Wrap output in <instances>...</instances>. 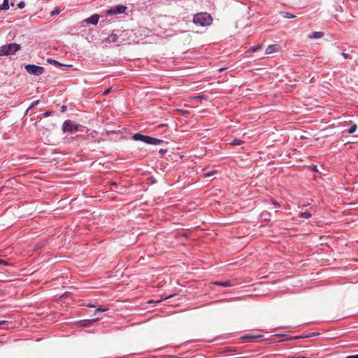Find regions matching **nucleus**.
Masks as SVG:
<instances>
[{
  "instance_id": "nucleus-35",
  "label": "nucleus",
  "mask_w": 358,
  "mask_h": 358,
  "mask_svg": "<svg viewBox=\"0 0 358 358\" xmlns=\"http://www.w3.org/2000/svg\"><path fill=\"white\" fill-rule=\"evenodd\" d=\"M0 264H2V265H8V264L5 262L4 260L0 259Z\"/></svg>"
},
{
  "instance_id": "nucleus-10",
  "label": "nucleus",
  "mask_w": 358,
  "mask_h": 358,
  "mask_svg": "<svg viewBox=\"0 0 358 358\" xmlns=\"http://www.w3.org/2000/svg\"><path fill=\"white\" fill-rule=\"evenodd\" d=\"M110 185L111 186V189H113V191H115L118 193H122L125 189V187L123 186L119 187L117 183L115 182H111L110 183Z\"/></svg>"
},
{
  "instance_id": "nucleus-20",
  "label": "nucleus",
  "mask_w": 358,
  "mask_h": 358,
  "mask_svg": "<svg viewBox=\"0 0 358 358\" xmlns=\"http://www.w3.org/2000/svg\"><path fill=\"white\" fill-rule=\"evenodd\" d=\"M357 129V124H353L351 125V127L348 129V133L349 134H353V133H355Z\"/></svg>"
},
{
  "instance_id": "nucleus-6",
  "label": "nucleus",
  "mask_w": 358,
  "mask_h": 358,
  "mask_svg": "<svg viewBox=\"0 0 358 358\" xmlns=\"http://www.w3.org/2000/svg\"><path fill=\"white\" fill-rule=\"evenodd\" d=\"M62 130L64 132H76L78 130V126L73 124L71 120H67L63 123Z\"/></svg>"
},
{
  "instance_id": "nucleus-2",
  "label": "nucleus",
  "mask_w": 358,
  "mask_h": 358,
  "mask_svg": "<svg viewBox=\"0 0 358 358\" xmlns=\"http://www.w3.org/2000/svg\"><path fill=\"white\" fill-rule=\"evenodd\" d=\"M132 138L134 141H143L147 144H150V145H160L164 142L163 140L153 138V137L148 136H145V135H143L139 133L134 134L132 136Z\"/></svg>"
},
{
  "instance_id": "nucleus-23",
  "label": "nucleus",
  "mask_w": 358,
  "mask_h": 358,
  "mask_svg": "<svg viewBox=\"0 0 358 358\" xmlns=\"http://www.w3.org/2000/svg\"><path fill=\"white\" fill-rule=\"evenodd\" d=\"M60 13V9H59L58 8H55L51 13H50V15L52 16H54V15H58L59 13Z\"/></svg>"
},
{
  "instance_id": "nucleus-22",
  "label": "nucleus",
  "mask_w": 358,
  "mask_h": 358,
  "mask_svg": "<svg viewBox=\"0 0 358 358\" xmlns=\"http://www.w3.org/2000/svg\"><path fill=\"white\" fill-rule=\"evenodd\" d=\"M300 217H304V218H309L311 217V213H308V212H304V213H301L300 214Z\"/></svg>"
},
{
  "instance_id": "nucleus-4",
  "label": "nucleus",
  "mask_w": 358,
  "mask_h": 358,
  "mask_svg": "<svg viewBox=\"0 0 358 358\" xmlns=\"http://www.w3.org/2000/svg\"><path fill=\"white\" fill-rule=\"evenodd\" d=\"M24 69L29 74L34 76H41L44 72V68L43 66L35 64H27Z\"/></svg>"
},
{
  "instance_id": "nucleus-40",
  "label": "nucleus",
  "mask_w": 358,
  "mask_h": 358,
  "mask_svg": "<svg viewBox=\"0 0 358 358\" xmlns=\"http://www.w3.org/2000/svg\"><path fill=\"white\" fill-rule=\"evenodd\" d=\"M225 69H226V68L222 67V68L219 69V71H220V72H221V71H224V70H225Z\"/></svg>"
},
{
  "instance_id": "nucleus-38",
  "label": "nucleus",
  "mask_w": 358,
  "mask_h": 358,
  "mask_svg": "<svg viewBox=\"0 0 358 358\" xmlns=\"http://www.w3.org/2000/svg\"><path fill=\"white\" fill-rule=\"evenodd\" d=\"M310 336L308 335H305V334H303V336H296L295 337V338H308Z\"/></svg>"
},
{
  "instance_id": "nucleus-17",
  "label": "nucleus",
  "mask_w": 358,
  "mask_h": 358,
  "mask_svg": "<svg viewBox=\"0 0 358 358\" xmlns=\"http://www.w3.org/2000/svg\"><path fill=\"white\" fill-rule=\"evenodd\" d=\"M47 62L50 64H52L53 65H55V66H63L62 64L59 63V62L55 60V59H47Z\"/></svg>"
},
{
  "instance_id": "nucleus-24",
  "label": "nucleus",
  "mask_w": 358,
  "mask_h": 358,
  "mask_svg": "<svg viewBox=\"0 0 358 358\" xmlns=\"http://www.w3.org/2000/svg\"><path fill=\"white\" fill-rule=\"evenodd\" d=\"M39 103V100H36L35 101H34L30 106L28 108V109L27 110V113L28 112V110L32 108H34V106H36V105H38Z\"/></svg>"
},
{
  "instance_id": "nucleus-7",
  "label": "nucleus",
  "mask_w": 358,
  "mask_h": 358,
  "mask_svg": "<svg viewBox=\"0 0 358 358\" xmlns=\"http://www.w3.org/2000/svg\"><path fill=\"white\" fill-rule=\"evenodd\" d=\"M99 20V15L98 14H94L88 18H86L84 22L87 24H91L96 25Z\"/></svg>"
},
{
  "instance_id": "nucleus-36",
  "label": "nucleus",
  "mask_w": 358,
  "mask_h": 358,
  "mask_svg": "<svg viewBox=\"0 0 358 358\" xmlns=\"http://www.w3.org/2000/svg\"><path fill=\"white\" fill-rule=\"evenodd\" d=\"M66 109H67V108H66V106H62L61 107V111H62V113L65 112V111L66 110Z\"/></svg>"
},
{
  "instance_id": "nucleus-26",
  "label": "nucleus",
  "mask_w": 358,
  "mask_h": 358,
  "mask_svg": "<svg viewBox=\"0 0 358 358\" xmlns=\"http://www.w3.org/2000/svg\"><path fill=\"white\" fill-rule=\"evenodd\" d=\"M52 113H53V112L52 110H47L43 113V116L45 117H47L52 115Z\"/></svg>"
},
{
  "instance_id": "nucleus-30",
  "label": "nucleus",
  "mask_w": 358,
  "mask_h": 358,
  "mask_svg": "<svg viewBox=\"0 0 358 358\" xmlns=\"http://www.w3.org/2000/svg\"><path fill=\"white\" fill-rule=\"evenodd\" d=\"M252 287H253V285H248V290H247L248 294L252 292V291L253 290V289L252 288Z\"/></svg>"
},
{
  "instance_id": "nucleus-3",
  "label": "nucleus",
  "mask_w": 358,
  "mask_h": 358,
  "mask_svg": "<svg viewBox=\"0 0 358 358\" xmlns=\"http://www.w3.org/2000/svg\"><path fill=\"white\" fill-rule=\"evenodd\" d=\"M20 48V45L15 43L1 45L0 46V56L14 55Z\"/></svg>"
},
{
  "instance_id": "nucleus-18",
  "label": "nucleus",
  "mask_w": 358,
  "mask_h": 358,
  "mask_svg": "<svg viewBox=\"0 0 358 358\" xmlns=\"http://www.w3.org/2000/svg\"><path fill=\"white\" fill-rule=\"evenodd\" d=\"M282 15L285 17V18H294L295 17V15L289 13H287V12H282Z\"/></svg>"
},
{
  "instance_id": "nucleus-42",
  "label": "nucleus",
  "mask_w": 358,
  "mask_h": 358,
  "mask_svg": "<svg viewBox=\"0 0 358 358\" xmlns=\"http://www.w3.org/2000/svg\"><path fill=\"white\" fill-rule=\"evenodd\" d=\"M87 306L88 307H94V306L92 304H89Z\"/></svg>"
},
{
  "instance_id": "nucleus-39",
  "label": "nucleus",
  "mask_w": 358,
  "mask_h": 358,
  "mask_svg": "<svg viewBox=\"0 0 358 358\" xmlns=\"http://www.w3.org/2000/svg\"><path fill=\"white\" fill-rule=\"evenodd\" d=\"M212 175H213V173H210V172L207 173H206V174H205V176H207V177H210V176H211Z\"/></svg>"
},
{
  "instance_id": "nucleus-14",
  "label": "nucleus",
  "mask_w": 358,
  "mask_h": 358,
  "mask_svg": "<svg viewBox=\"0 0 358 358\" xmlns=\"http://www.w3.org/2000/svg\"><path fill=\"white\" fill-rule=\"evenodd\" d=\"M213 284H214L215 285H220L222 287H229L231 285L229 281H224V282L216 281V282H213Z\"/></svg>"
},
{
  "instance_id": "nucleus-27",
  "label": "nucleus",
  "mask_w": 358,
  "mask_h": 358,
  "mask_svg": "<svg viewBox=\"0 0 358 358\" xmlns=\"http://www.w3.org/2000/svg\"><path fill=\"white\" fill-rule=\"evenodd\" d=\"M178 110L181 113L182 115H188L189 114V110H183V109H178Z\"/></svg>"
},
{
  "instance_id": "nucleus-12",
  "label": "nucleus",
  "mask_w": 358,
  "mask_h": 358,
  "mask_svg": "<svg viewBox=\"0 0 358 358\" xmlns=\"http://www.w3.org/2000/svg\"><path fill=\"white\" fill-rule=\"evenodd\" d=\"M98 320V318L92 319V320H83L80 322V324L83 327H89L92 323L96 322Z\"/></svg>"
},
{
  "instance_id": "nucleus-33",
  "label": "nucleus",
  "mask_w": 358,
  "mask_h": 358,
  "mask_svg": "<svg viewBox=\"0 0 358 358\" xmlns=\"http://www.w3.org/2000/svg\"><path fill=\"white\" fill-rule=\"evenodd\" d=\"M8 324V322L6 320H0V325H4Z\"/></svg>"
},
{
  "instance_id": "nucleus-19",
  "label": "nucleus",
  "mask_w": 358,
  "mask_h": 358,
  "mask_svg": "<svg viewBox=\"0 0 358 358\" xmlns=\"http://www.w3.org/2000/svg\"><path fill=\"white\" fill-rule=\"evenodd\" d=\"M191 99H194L196 101L201 102L203 99H206V96L204 95L196 96H192V97H191Z\"/></svg>"
},
{
  "instance_id": "nucleus-29",
  "label": "nucleus",
  "mask_w": 358,
  "mask_h": 358,
  "mask_svg": "<svg viewBox=\"0 0 358 358\" xmlns=\"http://www.w3.org/2000/svg\"><path fill=\"white\" fill-rule=\"evenodd\" d=\"M17 6H18L19 8H23L25 6V3L24 1H20L17 4Z\"/></svg>"
},
{
  "instance_id": "nucleus-32",
  "label": "nucleus",
  "mask_w": 358,
  "mask_h": 358,
  "mask_svg": "<svg viewBox=\"0 0 358 358\" xmlns=\"http://www.w3.org/2000/svg\"><path fill=\"white\" fill-rule=\"evenodd\" d=\"M342 55L343 57L345 58V59H348L349 58V54L345 52H342Z\"/></svg>"
},
{
  "instance_id": "nucleus-34",
  "label": "nucleus",
  "mask_w": 358,
  "mask_h": 358,
  "mask_svg": "<svg viewBox=\"0 0 358 358\" xmlns=\"http://www.w3.org/2000/svg\"><path fill=\"white\" fill-rule=\"evenodd\" d=\"M345 358H358V354L354 355H349V356H347Z\"/></svg>"
},
{
  "instance_id": "nucleus-16",
  "label": "nucleus",
  "mask_w": 358,
  "mask_h": 358,
  "mask_svg": "<svg viewBox=\"0 0 358 358\" xmlns=\"http://www.w3.org/2000/svg\"><path fill=\"white\" fill-rule=\"evenodd\" d=\"M9 9L8 0H3V3L0 6V10H7Z\"/></svg>"
},
{
  "instance_id": "nucleus-31",
  "label": "nucleus",
  "mask_w": 358,
  "mask_h": 358,
  "mask_svg": "<svg viewBox=\"0 0 358 358\" xmlns=\"http://www.w3.org/2000/svg\"><path fill=\"white\" fill-rule=\"evenodd\" d=\"M287 358H306L304 356L299 355V356H292V357H287Z\"/></svg>"
},
{
  "instance_id": "nucleus-5",
  "label": "nucleus",
  "mask_w": 358,
  "mask_h": 358,
  "mask_svg": "<svg viewBox=\"0 0 358 358\" xmlns=\"http://www.w3.org/2000/svg\"><path fill=\"white\" fill-rule=\"evenodd\" d=\"M127 9V7L123 5H117L115 6H112L108 10H106V15H114L117 14H122L125 13V10Z\"/></svg>"
},
{
  "instance_id": "nucleus-15",
  "label": "nucleus",
  "mask_w": 358,
  "mask_h": 358,
  "mask_svg": "<svg viewBox=\"0 0 358 358\" xmlns=\"http://www.w3.org/2000/svg\"><path fill=\"white\" fill-rule=\"evenodd\" d=\"M262 50V45H257L255 47H250V48H248V54L250 52H257L259 50Z\"/></svg>"
},
{
  "instance_id": "nucleus-8",
  "label": "nucleus",
  "mask_w": 358,
  "mask_h": 358,
  "mask_svg": "<svg viewBox=\"0 0 358 358\" xmlns=\"http://www.w3.org/2000/svg\"><path fill=\"white\" fill-rule=\"evenodd\" d=\"M280 47L278 45H270L267 47L265 51L266 55L272 54L279 50Z\"/></svg>"
},
{
  "instance_id": "nucleus-41",
  "label": "nucleus",
  "mask_w": 358,
  "mask_h": 358,
  "mask_svg": "<svg viewBox=\"0 0 358 358\" xmlns=\"http://www.w3.org/2000/svg\"><path fill=\"white\" fill-rule=\"evenodd\" d=\"M165 152H166V150H163V149H160V150H159V152H160V153H164Z\"/></svg>"
},
{
  "instance_id": "nucleus-44",
  "label": "nucleus",
  "mask_w": 358,
  "mask_h": 358,
  "mask_svg": "<svg viewBox=\"0 0 358 358\" xmlns=\"http://www.w3.org/2000/svg\"><path fill=\"white\" fill-rule=\"evenodd\" d=\"M241 338H242L243 339H245V338H246V336H243Z\"/></svg>"
},
{
  "instance_id": "nucleus-43",
  "label": "nucleus",
  "mask_w": 358,
  "mask_h": 358,
  "mask_svg": "<svg viewBox=\"0 0 358 358\" xmlns=\"http://www.w3.org/2000/svg\"><path fill=\"white\" fill-rule=\"evenodd\" d=\"M171 296H167V297L164 298V299H166L171 298Z\"/></svg>"
},
{
  "instance_id": "nucleus-13",
  "label": "nucleus",
  "mask_w": 358,
  "mask_h": 358,
  "mask_svg": "<svg viewBox=\"0 0 358 358\" xmlns=\"http://www.w3.org/2000/svg\"><path fill=\"white\" fill-rule=\"evenodd\" d=\"M323 36V33L320 31H314L308 36L309 38H321Z\"/></svg>"
},
{
  "instance_id": "nucleus-37",
  "label": "nucleus",
  "mask_w": 358,
  "mask_h": 358,
  "mask_svg": "<svg viewBox=\"0 0 358 358\" xmlns=\"http://www.w3.org/2000/svg\"><path fill=\"white\" fill-rule=\"evenodd\" d=\"M310 336L308 335H305V334H303V336H296L295 337V338H308Z\"/></svg>"
},
{
  "instance_id": "nucleus-11",
  "label": "nucleus",
  "mask_w": 358,
  "mask_h": 358,
  "mask_svg": "<svg viewBox=\"0 0 358 358\" xmlns=\"http://www.w3.org/2000/svg\"><path fill=\"white\" fill-rule=\"evenodd\" d=\"M263 337H264L263 334H254L252 333H248V342L252 341L255 339L261 338Z\"/></svg>"
},
{
  "instance_id": "nucleus-25",
  "label": "nucleus",
  "mask_w": 358,
  "mask_h": 358,
  "mask_svg": "<svg viewBox=\"0 0 358 358\" xmlns=\"http://www.w3.org/2000/svg\"><path fill=\"white\" fill-rule=\"evenodd\" d=\"M108 309L107 308H102L101 307H99L96 309L95 310V314H96L97 313H99V312H105Z\"/></svg>"
},
{
  "instance_id": "nucleus-45",
  "label": "nucleus",
  "mask_w": 358,
  "mask_h": 358,
  "mask_svg": "<svg viewBox=\"0 0 358 358\" xmlns=\"http://www.w3.org/2000/svg\"><path fill=\"white\" fill-rule=\"evenodd\" d=\"M357 159H358V156H357Z\"/></svg>"
},
{
  "instance_id": "nucleus-1",
  "label": "nucleus",
  "mask_w": 358,
  "mask_h": 358,
  "mask_svg": "<svg viewBox=\"0 0 358 358\" xmlns=\"http://www.w3.org/2000/svg\"><path fill=\"white\" fill-rule=\"evenodd\" d=\"M193 22L201 27L209 26L213 22V17L208 13H199L194 15Z\"/></svg>"
},
{
  "instance_id": "nucleus-28",
  "label": "nucleus",
  "mask_w": 358,
  "mask_h": 358,
  "mask_svg": "<svg viewBox=\"0 0 358 358\" xmlns=\"http://www.w3.org/2000/svg\"><path fill=\"white\" fill-rule=\"evenodd\" d=\"M111 92V88H108L106 89L103 93H102V96H106L108 95V94H110V92Z\"/></svg>"
},
{
  "instance_id": "nucleus-21",
  "label": "nucleus",
  "mask_w": 358,
  "mask_h": 358,
  "mask_svg": "<svg viewBox=\"0 0 358 358\" xmlns=\"http://www.w3.org/2000/svg\"><path fill=\"white\" fill-rule=\"evenodd\" d=\"M243 143V141L240 139H235L231 143V145H239Z\"/></svg>"
},
{
  "instance_id": "nucleus-9",
  "label": "nucleus",
  "mask_w": 358,
  "mask_h": 358,
  "mask_svg": "<svg viewBox=\"0 0 358 358\" xmlns=\"http://www.w3.org/2000/svg\"><path fill=\"white\" fill-rule=\"evenodd\" d=\"M118 38H119V36L117 34H115L114 33H112L110 35H109L105 39V42L106 43H112L117 42L118 41Z\"/></svg>"
}]
</instances>
